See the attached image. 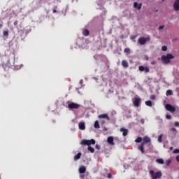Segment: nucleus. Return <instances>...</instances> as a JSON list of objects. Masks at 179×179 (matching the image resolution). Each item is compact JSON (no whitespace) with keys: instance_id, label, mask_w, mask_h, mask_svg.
I'll list each match as a JSON object with an SVG mask.
<instances>
[{"instance_id":"16","label":"nucleus","mask_w":179,"mask_h":179,"mask_svg":"<svg viewBox=\"0 0 179 179\" xmlns=\"http://www.w3.org/2000/svg\"><path fill=\"white\" fill-rule=\"evenodd\" d=\"M122 65L124 68H128L129 66V64H128V62L127 60H122Z\"/></svg>"},{"instance_id":"32","label":"nucleus","mask_w":179,"mask_h":179,"mask_svg":"<svg viewBox=\"0 0 179 179\" xmlns=\"http://www.w3.org/2000/svg\"><path fill=\"white\" fill-rule=\"evenodd\" d=\"M135 38H136V36L135 35L130 36V40H132V41L135 42Z\"/></svg>"},{"instance_id":"5","label":"nucleus","mask_w":179,"mask_h":179,"mask_svg":"<svg viewBox=\"0 0 179 179\" xmlns=\"http://www.w3.org/2000/svg\"><path fill=\"white\" fill-rule=\"evenodd\" d=\"M138 41L141 45H145L147 41H150V37H147V38L140 37Z\"/></svg>"},{"instance_id":"26","label":"nucleus","mask_w":179,"mask_h":179,"mask_svg":"<svg viewBox=\"0 0 179 179\" xmlns=\"http://www.w3.org/2000/svg\"><path fill=\"white\" fill-rule=\"evenodd\" d=\"M10 65V63H8L7 64H3V68H4V69H9Z\"/></svg>"},{"instance_id":"17","label":"nucleus","mask_w":179,"mask_h":179,"mask_svg":"<svg viewBox=\"0 0 179 179\" xmlns=\"http://www.w3.org/2000/svg\"><path fill=\"white\" fill-rule=\"evenodd\" d=\"M98 118H106L107 120H110V117H108V115L103 113L101 114L98 116Z\"/></svg>"},{"instance_id":"29","label":"nucleus","mask_w":179,"mask_h":179,"mask_svg":"<svg viewBox=\"0 0 179 179\" xmlns=\"http://www.w3.org/2000/svg\"><path fill=\"white\" fill-rule=\"evenodd\" d=\"M145 104H146L148 107H152V101H145Z\"/></svg>"},{"instance_id":"21","label":"nucleus","mask_w":179,"mask_h":179,"mask_svg":"<svg viewBox=\"0 0 179 179\" xmlns=\"http://www.w3.org/2000/svg\"><path fill=\"white\" fill-rule=\"evenodd\" d=\"M166 96H173V91L171 90H168L166 93Z\"/></svg>"},{"instance_id":"15","label":"nucleus","mask_w":179,"mask_h":179,"mask_svg":"<svg viewBox=\"0 0 179 179\" xmlns=\"http://www.w3.org/2000/svg\"><path fill=\"white\" fill-rule=\"evenodd\" d=\"M134 7L136 8V9H138V10H141V9H142V3H141L139 4V6H138V2H134Z\"/></svg>"},{"instance_id":"23","label":"nucleus","mask_w":179,"mask_h":179,"mask_svg":"<svg viewBox=\"0 0 179 179\" xmlns=\"http://www.w3.org/2000/svg\"><path fill=\"white\" fill-rule=\"evenodd\" d=\"M163 134H160L159 136H158V142H159V143H162V142H163Z\"/></svg>"},{"instance_id":"41","label":"nucleus","mask_w":179,"mask_h":179,"mask_svg":"<svg viewBox=\"0 0 179 179\" xmlns=\"http://www.w3.org/2000/svg\"><path fill=\"white\" fill-rule=\"evenodd\" d=\"M96 149H98V150H100L101 147L99 145H96Z\"/></svg>"},{"instance_id":"49","label":"nucleus","mask_w":179,"mask_h":179,"mask_svg":"<svg viewBox=\"0 0 179 179\" xmlns=\"http://www.w3.org/2000/svg\"><path fill=\"white\" fill-rule=\"evenodd\" d=\"M170 150H173V147H170Z\"/></svg>"},{"instance_id":"45","label":"nucleus","mask_w":179,"mask_h":179,"mask_svg":"<svg viewBox=\"0 0 179 179\" xmlns=\"http://www.w3.org/2000/svg\"><path fill=\"white\" fill-rule=\"evenodd\" d=\"M141 122H142V124H145V120L142 119Z\"/></svg>"},{"instance_id":"35","label":"nucleus","mask_w":179,"mask_h":179,"mask_svg":"<svg viewBox=\"0 0 179 179\" xmlns=\"http://www.w3.org/2000/svg\"><path fill=\"white\" fill-rule=\"evenodd\" d=\"M107 177H108V178H113V175L110 173H108V176H107Z\"/></svg>"},{"instance_id":"9","label":"nucleus","mask_w":179,"mask_h":179,"mask_svg":"<svg viewBox=\"0 0 179 179\" xmlns=\"http://www.w3.org/2000/svg\"><path fill=\"white\" fill-rule=\"evenodd\" d=\"M107 142L109 145H111V146H114V145H115V143H114V137L113 136L108 137Z\"/></svg>"},{"instance_id":"24","label":"nucleus","mask_w":179,"mask_h":179,"mask_svg":"<svg viewBox=\"0 0 179 179\" xmlns=\"http://www.w3.org/2000/svg\"><path fill=\"white\" fill-rule=\"evenodd\" d=\"M124 52H125L126 54H130L131 53V49H129V48H126L124 50Z\"/></svg>"},{"instance_id":"47","label":"nucleus","mask_w":179,"mask_h":179,"mask_svg":"<svg viewBox=\"0 0 179 179\" xmlns=\"http://www.w3.org/2000/svg\"><path fill=\"white\" fill-rule=\"evenodd\" d=\"M80 83L83 84V80H81L80 81Z\"/></svg>"},{"instance_id":"19","label":"nucleus","mask_w":179,"mask_h":179,"mask_svg":"<svg viewBox=\"0 0 179 179\" xmlns=\"http://www.w3.org/2000/svg\"><path fill=\"white\" fill-rule=\"evenodd\" d=\"M83 34L84 36H89V34H90V31H89V29H84L83 31Z\"/></svg>"},{"instance_id":"34","label":"nucleus","mask_w":179,"mask_h":179,"mask_svg":"<svg viewBox=\"0 0 179 179\" xmlns=\"http://www.w3.org/2000/svg\"><path fill=\"white\" fill-rule=\"evenodd\" d=\"M150 99L151 100H155V99H156V96H155V95H151L150 97Z\"/></svg>"},{"instance_id":"11","label":"nucleus","mask_w":179,"mask_h":179,"mask_svg":"<svg viewBox=\"0 0 179 179\" xmlns=\"http://www.w3.org/2000/svg\"><path fill=\"white\" fill-rule=\"evenodd\" d=\"M133 103H134V105L135 106V107H139V104L141 103V99L135 98Z\"/></svg>"},{"instance_id":"31","label":"nucleus","mask_w":179,"mask_h":179,"mask_svg":"<svg viewBox=\"0 0 179 179\" xmlns=\"http://www.w3.org/2000/svg\"><path fill=\"white\" fill-rule=\"evenodd\" d=\"M165 164L166 166H169V164H171V160H170V159L166 160V162H165Z\"/></svg>"},{"instance_id":"3","label":"nucleus","mask_w":179,"mask_h":179,"mask_svg":"<svg viewBox=\"0 0 179 179\" xmlns=\"http://www.w3.org/2000/svg\"><path fill=\"white\" fill-rule=\"evenodd\" d=\"M150 174L152 177V179L161 178L162 176L161 171H158V172L155 173V171H153V170L150 171Z\"/></svg>"},{"instance_id":"22","label":"nucleus","mask_w":179,"mask_h":179,"mask_svg":"<svg viewBox=\"0 0 179 179\" xmlns=\"http://www.w3.org/2000/svg\"><path fill=\"white\" fill-rule=\"evenodd\" d=\"M94 128H100V124H99V120H96L94 124Z\"/></svg>"},{"instance_id":"53","label":"nucleus","mask_w":179,"mask_h":179,"mask_svg":"<svg viewBox=\"0 0 179 179\" xmlns=\"http://www.w3.org/2000/svg\"><path fill=\"white\" fill-rule=\"evenodd\" d=\"M0 179H1V175H0Z\"/></svg>"},{"instance_id":"39","label":"nucleus","mask_w":179,"mask_h":179,"mask_svg":"<svg viewBox=\"0 0 179 179\" xmlns=\"http://www.w3.org/2000/svg\"><path fill=\"white\" fill-rule=\"evenodd\" d=\"M173 153H179V149H175L174 150H173Z\"/></svg>"},{"instance_id":"43","label":"nucleus","mask_w":179,"mask_h":179,"mask_svg":"<svg viewBox=\"0 0 179 179\" xmlns=\"http://www.w3.org/2000/svg\"><path fill=\"white\" fill-rule=\"evenodd\" d=\"M171 131H173V132H176V131H177V129H176V128L173 127V128L171 129Z\"/></svg>"},{"instance_id":"10","label":"nucleus","mask_w":179,"mask_h":179,"mask_svg":"<svg viewBox=\"0 0 179 179\" xmlns=\"http://www.w3.org/2000/svg\"><path fill=\"white\" fill-rule=\"evenodd\" d=\"M173 9L174 10H176V11L179 10V0L175 1L173 3Z\"/></svg>"},{"instance_id":"38","label":"nucleus","mask_w":179,"mask_h":179,"mask_svg":"<svg viewBox=\"0 0 179 179\" xmlns=\"http://www.w3.org/2000/svg\"><path fill=\"white\" fill-rule=\"evenodd\" d=\"M164 29V25L159 26V30H163Z\"/></svg>"},{"instance_id":"8","label":"nucleus","mask_w":179,"mask_h":179,"mask_svg":"<svg viewBox=\"0 0 179 179\" xmlns=\"http://www.w3.org/2000/svg\"><path fill=\"white\" fill-rule=\"evenodd\" d=\"M165 108L168 110L170 111L171 113H174L176 111V107L173 106V105L167 103L165 106Z\"/></svg>"},{"instance_id":"50","label":"nucleus","mask_w":179,"mask_h":179,"mask_svg":"<svg viewBox=\"0 0 179 179\" xmlns=\"http://www.w3.org/2000/svg\"><path fill=\"white\" fill-rule=\"evenodd\" d=\"M2 26H3L2 24H0V29L2 27Z\"/></svg>"},{"instance_id":"28","label":"nucleus","mask_w":179,"mask_h":179,"mask_svg":"<svg viewBox=\"0 0 179 179\" xmlns=\"http://www.w3.org/2000/svg\"><path fill=\"white\" fill-rule=\"evenodd\" d=\"M87 176H88L87 175H85V174H83V173L80 174V179H85L86 177H87Z\"/></svg>"},{"instance_id":"40","label":"nucleus","mask_w":179,"mask_h":179,"mask_svg":"<svg viewBox=\"0 0 179 179\" xmlns=\"http://www.w3.org/2000/svg\"><path fill=\"white\" fill-rule=\"evenodd\" d=\"M174 125H175V127H179V122H175Z\"/></svg>"},{"instance_id":"12","label":"nucleus","mask_w":179,"mask_h":179,"mask_svg":"<svg viewBox=\"0 0 179 179\" xmlns=\"http://www.w3.org/2000/svg\"><path fill=\"white\" fill-rule=\"evenodd\" d=\"M78 171L80 174H85L86 173V167L83 166H80Z\"/></svg>"},{"instance_id":"13","label":"nucleus","mask_w":179,"mask_h":179,"mask_svg":"<svg viewBox=\"0 0 179 179\" xmlns=\"http://www.w3.org/2000/svg\"><path fill=\"white\" fill-rule=\"evenodd\" d=\"M120 132H122L123 136H127V135H128V129H125L124 127H122L120 129Z\"/></svg>"},{"instance_id":"7","label":"nucleus","mask_w":179,"mask_h":179,"mask_svg":"<svg viewBox=\"0 0 179 179\" xmlns=\"http://www.w3.org/2000/svg\"><path fill=\"white\" fill-rule=\"evenodd\" d=\"M138 70L140 71V72L145 71V73H149V72H150V69H149V67L148 66L145 67L143 66H139Z\"/></svg>"},{"instance_id":"6","label":"nucleus","mask_w":179,"mask_h":179,"mask_svg":"<svg viewBox=\"0 0 179 179\" xmlns=\"http://www.w3.org/2000/svg\"><path fill=\"white\" fill-rule=\"evenodd\" d=\"M68 107H69V108H70V110L78 109V108H79V107H80V105H79L75 102H71L68 104Z\"/></svg>"},{"instance_id":"25","label":"nucleus","mask_w":179,"mask_h":179,"mask_svg":"<svg viewBox=\"0 0 179 179\" xmlns=\"http://www.w3.org/2000/svg\"><path fill=\"white\" fill-rule=\"evenodd\" d=\"M88 150L89 152H90L91 153H94V148H93L92 146L89 145L88 146Z\"/></svg>"},{"instance_id":"2","label":"nucleus","mask_w":179,"mask_h":179,"mask_svg":"<svg viewBox=\"0 0 179 179\" xmlns=\"http://www.w3.org/2000/svg\"><path fill=\"white\" fill-rule=\"evenodd\" d=\"M161 59L163 61L164 64H170V62H171V59H174V56L169 53L166 55H162Z\"/></svg>"},{"instance_id":"42","label":"nucleus","mask_w":179,"mask_h":179,"mask_svg":"<svg viewBox=\"0 0 179 179\" xmlns=\"http://www.w3.org/2000/svg\"><path fill=\"white\" fill-rule=\"evenodd\" d=\"M17 23H19L18 21H15L14 22V26H17Z\"/></svg>"},{"instance_id":"44","label":"nucleus","mask_w":179,"mask_h":179,"mask_svg":"<svg viewBox=\"0 0 179 179\" xmlns=\"http://www.w3.org/2000/svg\"><path fill=\"white\" fill-rule=\"evenodd\" d=\"M145 58L146 61H149V57L145 56Z\"/></svg>"},{"instance_id":"4","label":"nucleus","mask_w":179,"mask_h":179,"mask_svg":"<svg viewBox=\"0 0 179 179\" xmlns=\"http://www.w3.org/2000/svg\"><path fill=\"white\" fill-rule=\"evenodd\" d=\"M80 145H87V146H90V145H96V141H94V139H91V140L83 139L81 141Z\"/></svg>"},{"instance_id":"46","label":"nucleus","mask_w":179,"mask_h":179,"mask_svg":"<svg viewBox=\"0 0 179 179\" xmlns=\"http://www.w3.org/2000/svg\"><path fill=\"white\" fill-rule=\"evenodd\" d=\"M177 162H179V155L176 157Z\"/></svg>"},{"instance_id":"52","label":"nucleus","mask_w":179,"mask_h":179,"mask_svg":"<svg viewBox=\"0 0 179 179\" xmlns=\"http://www.w3.org/2000/svg\"><path fill=\"white\" fill-rule=\"evenodd\" d=\"M85 178H86V179H90V178H89V176H86Z\"/></svg>"},{"instance_id":"36","label":"nucleus","mask_w":179,"mask_h":179,"mask_svg":"<svg viewBox=\"0 0 179 179\" xmlns=\"http://www.w3.org/2000/svg\"><path fill=\"white\" fill-rule=\"evenodd\" d=\"M166 118L167 120H171V115H166Z\"/></svg>"},{"instance_id":"30","label":"nucleus","mask_w":179,"mask_h":179,"mask_svg":"<svg viewBox=\"0 0 179 179\" xmlns=\"http://www.w3.org/2000/svg\"><path fill=\"white\" fill-rule=\"evenodd\" d=\"M3 34L5 37H8V36H9V32L8 31H4Z\"/></svg>"},{"instance_id":"27","label":"nucleus","mask_w":179,"mask_h":179,"mask_svg":"<svg viewBox=\"0 0 179 179\" xmlns=\"http://www.w3.org/2000/svg\"><path fill=\"white\" fill-rule=\"evenodd\" d=\"M135 142H136V143H141V142H142V137H138L136 140Z\"/></svg>"},{"instance_id":"37","label":"nucleus","mask_w":179,"mask_h":179,"mask_svg":"<svg viewBox=\"0 0 179 179\" xmlns=\"http://www.w3.org/2000/svg\"><path fill=\"white\" fill-rule=\"evenodd\" d=\"M52 13H57V6L54 7Z\"/></svg>"},{"instance_id":"33","label":"nucleus","mask_w":179,"mask_h":179,"mask_svg":"<svg viewBox=\"0 0 179 179\" xmlns=\"http://www.w3.org/2000/svg\"><path fill=\"white\" fill-rule=\"evenodd\" d=\"M162 51H167V46L166 45L162 46Z\"/></svg>"},{"instance_id":"51","label":"nucleus","mask_w":179,"mask_h":179,"mask_svg":"<svg viewBox=\"0 0 179 179\" xmlns=\"http://www.w3.org/2000/svg\"><path fill=\"white\" fill-rule=\"evenodd\" d=\"M23 32V31H18V33H22Z\"/></svg>"},{"instance_id":"20","label":"nucleus","mask_w":179,"mask_h":179,"mask_svg":"<svg viewBox=\"0 0 179 179\" xmlns=\"http://www.w3.org/2000/svg\"><path fill=\"white\" fill-rule=\"evenodd\" d=\"M156 162L159 163V164H164V160H163V159H157Z\"/></svg>"},{"instance_id":"18","label":"nucleus","mask_w":179,"mask_h":179,"mask_svg":"<svg viewBox=\"0 0 179 179\" xmlns=\"http://www.w3.org/2000/svg\"><path fill=\"white\" fill-rule=\"evenodd\" d=\"M82 157V153L78 152L76 155L74 156V160L76 162V160H79L80 157Z\"/></svg>"},{"instance_id":"14","label":"nucleus","mask_w":179,"mask_h":179,"mask_svg":"<svg viewBox=\"0 0 179 179\" xmlns=\"http://www.w3.org/2000/svg\"><path fill=\"white\" fill-rule=\"evenodd\" d=\"M79 129H81V131H85L86 129V126L85 125V123L81 122L78 124Z\"/></svg>"},{"instance_id":"1","label":"nucleus","mask_w":179,"mask_h":179,"mask_svg":"<svg viewBox=\"0 0 179 179\" xmlns=\"http://www.w3.org/2000/svg\"><path fill=\"white\" fill-rule=\"evenodd\" d=\"M150 142H152V140L148 136H145L143 138V142L140 145L138 146V149L141 152L142 155L145 153V148H144L145 144L150 143Z\"/></svg>"},{"instance_id":"48","label":"nucleus","mask_w":179,"mask_h":179,"mask_svg":"<svg viewBox=\"0 0 179 179\" xmlns=\"http://www.w3.org/2000/svg\"><path fill=\"white\" fill-rule=\"evenodd\" d=\"M152 65H155V62H152Z\"/></svg>"}]
</instances>
